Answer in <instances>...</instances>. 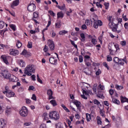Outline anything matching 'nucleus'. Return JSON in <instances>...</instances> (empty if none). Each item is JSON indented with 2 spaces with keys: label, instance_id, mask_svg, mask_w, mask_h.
I'll list each match as a JSON object with an SVG mask.
<instances>
[{
  "label": "nucleus",
  "instance_id": "nucleus-1",
  "mask_svg": "<svg viewBox=\"0 0 128 128\" xmlns=\"http://www.w3.org/2000/svg\"><path fill=\"white\" fill-rule=\"evenodd\" d=\"M36 69L34 68V66L29 64L26 66L24 70V74L28 76H32V74H34Z\"/></svg>",
  "mask_w": 128,
  "mask_h": 128
},
{
  "label": "nucleus",
  "instance_id": "nucleus-2",
  "mask_svg": "<svg viewBox=\"0 0 128 128\" xmlns=\"http://www.w3.org/2000/svg\"><path fill=\"white\" fill-rule=\"evenodd\" d=\"M49 118L54 120H60V114L56 111H52L49 113Z\"/></svg>",
  "mask_w": 128,
  "mask_h": 128
},
{
  "label": "nucleus",
  "instance_id": "nucleus-3",
  "mask_svg": "<svg viewBox=\"0 0 128 128\" xmlns=\"http://www.w3.org/2000/svg\"><path fill=\"white\" fill-rule=\"evenodd\" d=\"M0 76L4 78H6V80H8L10 78L12 74L8 70H4L0 72Z\"/></svg>",
  "mask_w": 128,
  "mask_h": 128
},
{
  "label": "nucleus",
  "instance_id": "nucleus-4",
  "mask_svg": "<svg viewBox=\"0 0 128 128\" xmlns=\"http://www.w3.org/2000/svg\"><path fill=\"white\" fill-rule=\"evenodd\" d=\"M20 114L21 116H22V118L28 116V108L26 106L22 107L20 111Z\"/></svg>",
  "mask_w": 128,
  "mask_h": 128
},
{
  "label": "nucleus",
  "instance_id": "nucleus-5",
  "mask_svg": "<svg viewBox=\"0 0 128 128\" xmlns=\"http://www.w3.org/2000/svg\"><path fill=\"white\" fill-rule=\"evenodd\" d=\"M94 20V27L95 28H98L99 26H102V22L100 20H98V21L96 20L94 18H93Z\"/></svg>",
  "mask_w": 128,
  "mask_h": 128
},
{
  "label": "nucleus",
  "instance_id": "nucleus-6",
  "mask_svg": "<svg viewBox=\"0 0 128 128\" xmlns=\"http://www.w3.org/2000/svg\"><path fill=\"white\" fill-rule=\"evenodd\" d=\"M48 44L50 50H54V42L52 40H48Z\"/></svg>",
  "mask_w": 128,
  "mask_h": 128
},
{
  "label": "nucleus",
  "instance_id": "nucleus-7",
  "mask_svg": "<svg viewBox=\"0 0 128 128\" xmlns=\"http://www.w3.org/2000/svg\"><path fill=\"white\" fill-rule=\"evenodd\" d=\"M27 10L30 12H32L36 10V4H30L27 7Z\"/></svg>",
  "mask_w": 128,
  "mask_h": 128
},
{
  "label": "nucleus",
  "instance_id": "nucleus-8",
  "mask_svg": "<svg viewBox=\"0 0 128 128\" xmlns=\"http://www.w3.org/2000/svg\"><path fill=\"white\" fill-rule=\"evenodd\" d=\"M82 90L83 94L81 95V97L84 100H88V97L90 96V94H88V92L84 89H82Z\"/></svg>",
  "mask_w": 128,
  "mask_h": 128
},
{
  "label": "nucleus",
  "instance_id": "nucleus-9",
  "mask_svg": "<svg viewBox=\"0 0 128 128\" xmlns=\"http://www.w3.org/2000/svg\"><path fill=\"white\" fill-rule=\"evenodd\" d=\"M113 62H114L115 64H120V66H124V62H122V59H120V58L118 57H114L113 58Z\"/></svg>",
  "mask_w": 128,
  "mask_h": 128
},
{
  "label": "nucleus",
  "instance_id": "nucleus-10",
  "mask_svg": "<svg viewBox=\"0 0 128 128\" xmlns=\"http://www.w3.org/2000/svg\"><path fill=\"white\" fill-rule=\"evenodd\" d=\"M10 54H11V56H18V54H20V52L18 50L10 49Z\"/></svg>",
  "mask_w": 128,
  "mask_h": 128
},
{
  "label": "nucleus",
  "instance_id": "nucleus-11",
  "mask_svg": "<svg viewBox=\"0 0 128 128\" xmlns=\"http://www.w3.org/2000/svg\"><path fill=\"white\" fill-rule=\"evenodd\" d=\"M73 103L74 104H76L78 110L80 112V110H82V108H80V102L77 100H74Z\"/></svg>",
  "mask_w": 128,
  "mask_h": 128
},
{
  "label": "nucleus",
  "instance_id": "nucleus-12",
  "mask_svg": "<svg viewBox=\"0 0 128 128\" xmlns=\"http://www.w3.org/2000/svg\"><path fill=\"white\" fill-rule=\"evenodd\" d=\"M6 126V121L4 119H0V128H4Z\"/></svg>",
  "mask_w": 128,
  "mask_h": 128
},
{
  "label": "nucleus",
  "instance_id": "nucleus-13",
  "mask_svg": "<svg viewBox=\"0 0 128 128\" xmlns=\"http://www.w3.org/2000/svg\"><path fill=\"white\" fill-rule=\"evenodd\" d=\"M20 4V0H15L11 4V8H14V6H18Z\"/></svg>",
  "mask_w": 128,
  "mask_h": 128
},
{
  "label": "nucleus",
  "instance_id": "nucleus-14",
  "mask_svg": "<svg viewBox=\"0 0 128 128\" xmlns=\"http://www.w3.org/2000/svg\"><path fill=\"white\" fill-rule=\"evenodd\" d=\"M47 94L48 96V100H52L54 96H52V90L50 89H48L47 90Z\"/></svg>",
  "mask_w": 128,
  "mask_h": 128
},
{
  "label": "nucleus",
  "instance_id": "nucleus-15",
  "mask_svg": "<svg viewBox=\"0 0 128 128\" xmlns=\"http://www.w3.org/2000/svg\"><path fill=\"white\" fill-rule=\"evenodd\" d=\"M49 62L50 64H56V62H58V60L55 59L54 57H52L50 58Z\"/></svg>",
  "mask_w": 128,
  "mask_h": 128
},
{
  "label": "nucleus",
  "instance_id": "nucleus-16",
  "mask_svg": "<svg viewBox=\"0 0 128 128\" xmlns=\"http://www.w3.org/2000/svg\"><path fill=\"white\" fill-rule=\"evenodd\" d=\"M18 62L19 66L21 68H24V66H26V62H24V61L22 60H18Z\"/></svg>",
  "mask_w": 128,
  "mask_h": 128
},
{
  "label": "nucleus",
  "instance_id": "nucleus-17",
  "mask_svg": "<svg viewBox=\"0 0 128 128\" xmlns=\"http://www.w3.org/2000/svg\"><path fill=\"white\" fill-rule=\"evenodd\" d=\"M14 96V92L12 90L6 93V96H7V98H12V96Z\"/></svg>",
  "mask_w": 128,
  "mask_h": 128
},
{
  "label": "nucleus",
  "instance_id": "nucleus-18",
  "mask_svg": "<svg viewBox=\"0 0 128 128\" xmlns=\"http://www.w3.org/2000/svg\"><path fill=\"white\" fill-rule=\"evenodd\" d=\"M1 60L6 64H9L8 62L6 59V56L5 55H2L0 57Z\"/></svg>",
  "mask_w": 128,
  "mask_h": 128
},
{
  "label": "nucleus",
  "instance_id": "nucleus-19",
  "mask_svg": "<svg viewBox=\"0 0 128 128\" xmlns=\"http://www.w3.org/2000/svg\"><path fill=\"white\" fill-rule=\"evenodd\" d=\"M110 54L111 56H116V51L112 50V48H108Z\"/></svg>",
  "mask_w": 128,
  "mask_h": 128
},
{
  "label": "nucleus",
  "instance_id": "nucleus-20",
  "mask_svg": "<svg viewBox=\"0 0 128 128\" xmlns=\"http://www.w3.org/2000/svg\"><path fill=\"white\" fill-rule=\"evenodd\" d=\"M84 74H87L88 76H90V68H85L84 69Z\"/></svg>",
  "mask_w": 128,
  "mask_h": 128
},
{
  "label": "nucleus",
  "instance_id": "nucleus-21",
  "mask_svg": "<svg viewBox=\"0 0 128 128\" xmlns=\"http://www.w3.org/2000/svg\"><path fill=\"white\" fill-rule=\"evenodd\" d=\"M62 26V21H58L55 24V28H60Z\"/></svg>",
  "mask_w": 128,
  "mask_h": 128
},
{
  "label": "nucleus",
  "instance_id": "nucleus-22",
  "mask_svg": "<svg viewBox=\"0 0 128 128\" xmlns=\"http://www.w3.org/2000/svg\"><path fill=\"white\" fill-rule=\"evenodd\" d=\"M64 18V13L62 12H58L57 13V18Z\"/></svg>",
  "mask_w": 128,
  "mask_h": 128
},
{
  "label": "nucleus",
  "instance_id": "nucleus-23",
  "mask_svg": "<svg viewBox=\"0 0 128 128\" xmlns=\"http://www.w3.org/2000/svg\"><path fill=\"white\" fill-rule=\"evenodd\" d=\"M11 90H10V86H8V85H6L5 86V90L3 91V94H6L10 92Z\"/></svg>",
  "mask_w": 128,
  "mask_h": 128
},
{
  "label": "nucleus",
  "instance_id": "nucleus-24",
  "mask_svg": "<svg viewBox=\"0 0 128 128\" xmlns=\"http://www.w3.org/2000/svg\"><path fill=\"white\" fill-rule=\"evenodd\" d=\"M10 82H18V79L16 78V77L14 76H12L11 78H10Z\"/></svg>",
  "mask_w": 128,
  "mask_h": 128
},
{
  "label": "nucleus",
  "instance_id": "nucleus-25",
  "mask_svg": "<svg viewBox=\"0 0 128 128\" xmlns=\"http://www.w3.org/2000/svg\"><path fill=\"white\" fill-rule=\"evenodd\" d=\"M22 44L20 42V40H18L16 44V46H17L18 48H22Z\"/></svg>",
  "mask_w": 128,
  "mask_h": 128
},
{
  "label": "nucleus",
  "instance_id": "nucleus-26",
  "mask_svg": "<svg viewBox=\"0 0 128 128\" xmlns=\"http://www.w3.org/2000/svg\"><path fill=\"white\" fill-rule=\"evenodd\" d=\"M114 24H116V23L114 22V21H112V22H109V28H114Z\"/></svg>",
  "mask_w": 128,
  "mask_h": 128
},
{
  "label": "nucleus",
  "instance_id": "nucleus-27",
  "mask_svg": "<svg viewBox=\"0 0 128 128\" xmlns=\"http://www.w3.org/2000/svg\"><path fill=\"white\" fill-rule=\"evenodd\" d=\"M56 128H64V125L61 122H58L56 124Z\"/></svg>",
  "mask_w": 128,
  "mask_h": 128
},
{
  "label": "nucleus",
  "instance_id": "nucleus-28",
  "mask_svg": "<svg viewBox=\"0 0 128 128\" xmlns=\"http://www.w3.org/2000/svg\"><path fill=\"white\" fill-rule=\"evenodd\" d=\"M96 120H97L98 124H102V119L100 118V117L98 116L96 117Z\"/></svg>",
  "mask_w": 128,
  "mask_h": 128
},
{
  "label": "nucleus",
  "instance_id": "nucleus-29",
  "mask_svg": "<svg viewBox=\"0 0 128 128\" xmlns=\"http://www.w3.org/2000/svg\"><path fill=\"white\" fill-rule=\"evenodd\" d=\"M118 28V24H114V26L113 28H112V32H118V30H116Z\"/></svg>",
  "mask_w": 128,
  "mask_h": 128
},
{
  "label": "nucleus",
  "instance_id": "nucleus-30",
  "mask_svg": "<svg viewBox=\"0 0 128 128\" xmlns=\"http://www.w3.org/2000/svg\"><path fill=\"white\" fill-rule=\"evenodd\" d=\"M66 34H68V31H66V30H63L59 32L60 36H64Z\"/></svg>",
  "mask_w": 128,
  "mask_h": 128
},
{
  "label": "nucleus",
  "instance_id": "nucleus-31",
  "mask_svg": "<svg viewBox=\"0 0 128 128\" xmlns=\"http://www.w3.org/2000/svg\"><path fill=\"white\" fill-rule=\"evenodd\" d=\"M80 37L82 39H81L82 42H84L86 40V36H84V34L82 33L80 34Z\"/></svg>",
  "mask_w": 128,
  "mask_h": 128
},
{
  "label": "nucleus",
  "instance_id": "nucleus-32",
  "mask_svg": "<svg viewBox=\"0 0 128 128\" xmlns=\"http://www.w3.org/2000/svg\"><path fill=\"white\" fill-rule=\"evenodd\" d=\"M86 118L87 122H90L91 120L90 118V114H88V113L86 114Z\"/></svg>",
  "mask_w": 128,
  "mask_h": 128
},
{
  "label": "nucleus",
  "instance_id": "nucleus-33",
  "mask_svg": "<svg viewBox=\"0 0 128 128\" xmlns=\"http://www.w3.org/2000/svg\"><path fill=\"white\" fill-rule=\"evenodd\" d=\"M61 106H62V108H63L64 110H66V112H70V110L67 108H66V106H64V104H62Z\"/></svg>",
  "mask_w": 128,
  "mask_h": 128
},
{
  "label": "nucleus",
  "instance_id": "nucleus-34",
  "mask_svg": "<svg viewBox=\"0 0 128 128\" xmlns=\"http://www.w3.org/2000/svg\"><path fill=\"white\" fill-rule=\"evenodd\" d=\"M4 22L2 20L0 21V30L1 28H4Z\"/></svg>",
  "mask_w": 128,
  "mask_h": 128
},
{
  "label": "nucleus",
  "instance_id": "nucleus-35",
  "mask_svg": "<svg viewBox=\"0 0 128 128\" xmlns=\"http://www.w3.org/2000/svg\"><path fill=\"white\" fill-rule=\"evenodd\" d=\"M50 103L54 106H56V100H51L50 101Z\"/></svg>",
  "mask_w": 128,
  "mask_h": 128
},
{
  "label": "nucleus",
  "instance_id": "nucleus-36",
  "mask_svg": "<svg viewBox=\"0 0 128 128\" xmlns=\"http://www.w3.org/2000/svg\"><path fill=\"white\" fill-rule=\"evenodd\" d=\"M112 102H114V104H120V100L116 99H112Z\"/></svg>",
  "mask_w": 128,
  "mask_h": 128
},
{
  "label": "nucleus",
  "instance_id": "nucleus-37",
  "mask_svg": "<svg viewBox=\"0 0 128 128\" xmlns=\"http://www.w3.org/2000/svg\"><path fill=\"white\" fill-rule=\"evenodd\" d=\"M126 102H128V98H123L121 99V102L124 103Z\"/></svg>",
  "mask_w": 128,
  "mask_h": 128
},
{
  "label": "nucleus",
  "instance_id": "nucleus-38",
  "mask_svg": "<svg viewBox=\"0 0 128 128\" xmlns=\"http://www.w3.org/2000/svg\"><path fill=\"white\" fill-rule=\"evenodd\" d=\"M70 42L71 44H72V46H74V48H78V46L74 44V41H73L72 40H70Z\"/></svg>",
  "mask_w": 128,
  "mask_h": 128
},
{
  "label": "nucleus",
  "instance_id": "nucleus-39",
  "mask_svg": "<svg viewBox=\"0 0 128 128\" xmlns=\"http://www.w3.org/2000/svg\"><path fill=\"white\" fill-rule=\"evenodd\" d=\"M94 104H96L97 106L100 104V102L96 99H94Z\"/></svg>",
  "mask_w": 128,
  "mask_h": 128
},
{
  "label": "nucleus",
  "instance_id": "nucleus-40",
  "mask_svg": "<svg viewBox=\"0 0 128 128\" xmlns=\"http://www.w3.org/2000/svg\"><path fill=\"white\" fill-rule=\"evenodd\" d=\"M38 16V12H34V18H36Z\"/></svg>",
  "mask_w": 128,
  "mask_h": 128
},
{
  "label": "nucleus",
  "instance_id": "nucleus-41",
  "mask_svg": "<svg viewBox=\"0 0 128 128\" xmlns=\"http://www.w3.org/2000/svg\"><path fill=\"white\" fill-rule=\"evenodd\" d=\"M106 58L108 62H112V58L110 55H108L106 56Z\"/></svg>",
  "mask_w": 128,
  "mask_h": 128
},
{
  "label": "nucleus",
  "instance_id": "nucleus-42",
  "mask_svg": "<svg viewBox=\"0 0 128 128\" xmlns=\"http://www.w3.org/2000/svg\"><path fill=\"white\" fill-rule=\"evenodd\" d=\"M104 6H105L106 10H108V6H110V3L108 2H104Z\"/></svg>",
  "mask_w": 128,
  "mask_h": 128
},
{
  "label": "nucleus",
  "instance_id": "nucleus-43",
  "mask_svg": "<svg viewBox=\"0 0 128 128\" xmlns=\"http://www.w3.org/2000/svg\"><path fill=\"white\" fill-rule=\"evenodd\" d=\"M43 117L44 118V120H48V114L46 112L43 114Z\"/></svg>",
  "mask_w": 128,
  "mask_h": 128
},
{
  "label": "nucleus",
  "instance_id": "nucleus-44",
  "mask_svg": "<svg viewBox=\"0 0 128 128\" xmlns=\"http://www.w3.org/2000/svg\"><path fill=\"white\" fill-rule=\"evenodd\" d=\"M27 46L28 48H32V42H28V44Z\"/></svg>",
  "mask_w": 128,
  "mask_h": 128
},
{
  "label": "nucleus",
  "instance_id": "nucleus-45",
  "mask_svg": "<svg viewBox=\"0 0 128 128\" xmlns=\"http://www.w3.org/2000/svg\"><path fill=\"white\" fill-rule=\"evenodd\" d=\"M116 88L118 90H122V88H124V86H120L118 85H116Z\"/></svg>",
  "mask_w": 128,
  "mask_h": 128
},
{
  "label": "nucleus",
  "instance_id": "nucleus-46",
  "mask_svg": "<svg viewBox=\"0 0 128 128\" xmlns=\"http://www.w3.org/2000/svg\"><path fill=\"white\" fill-rule=\"evenodd\" d=\"M24 126H32V123L30 122H26L24 123Z\"/></svg>",
  "mask_w": 128,
  "mask_h": 128
},
{
  "label": "nucleus",
  "instance_id": "nucleus-47",
  "mask_svg": "<svg viewBox=\"0 0 128 128\" xmlns=\"http://www.w3.org/2000/svg\"><path fill=\"white\" fill-rule=\"evenodd\" d=\"M48 13L50 14V16H56V14H54V12H52V10H49Z\"/></svg>",
  "mask_w": 128,
  "mask_h": 128
},
{
  "label": "nucleus",
  "instance_id": "nucleus-48",
  "mask_svg": "<svg viewBox=\"0 0 128 128\" xmlns=\"http://www.w3.org/2000/svg\"><path fill=\"white\" fill-rule=\"evenodd\" d=\"M122 18H123V20H124V22H128V19L126 18V15H124V14H123Z\"/></svg>",
  "mask_w": 128,
  "mask_h": 128
},
{
  "label": "nucleus",
  "instance_id": "nucleus-49",
  "mask_svg": "<svg viewBox=\"0 0 128 128\" xmlns=\"http://www.w3.org/2000/svg\"><path fill=\"white\" fill-rule=\"evenodd\" d=\"M10 26L13 30H16V26L14 24H10Z\"/></svg>",
  "mask_w": 128,
  "mask_h": 128
},
{
  "label": "nucleus",
  "instance_id": "nucleus-50",
  "mask_svg": "<svg viewBox=\"0 0 128 128\" xmlns=\"http://www.w3.org/2000/svg\"><path fill=\"white\" fill-rule=\"evenodd\" d=\"M21 54H22V56H26V54H28V52H26V50H24L21 53Z\"/></svg>",
  "mask_w": 128,
  "mask_h": 128
},
{
  "label": "nucleus",
  "instance_id": "nucleus-51",
  "mask_svg": "<svg viewBox=\"0 0 128 128\" xmlns=\"http://www.w3.org/2000/svg\"><path fill=\"white\" fill-rule=\"evenodd\" d=\"M96 4L98 8H102V4H100V2H96Z\"/></svg>",
  "mask_w": 128,
  "mask_h": 128
},
{
  "label": "nucleus",
  "instance_id": "nucleus-52",
  "mask_svg": "<svg viewBox=\"0 0 128 128\" xmlns=\"http://www.w3.org/2000/svg\"><path fill=\"white\" fill-rule=\"evenodd\" d=\"M48 50V47L46 45L44 48L43 50L44 52H46Z\"/></svg>",
  "mask_w": 128,
  "mask_h": 128
},
{
  "label": "nucleus",
  "instance_id": "nucleus-53",
  "mask_svg": "<svg viewBox=\"0 0 128 128\" xmlns=\"http://www.w3.org/2000/svg\"><path fill=\"white\" fill-rule=\"evenodd\" d=\"M92 42L94 45L96 44V40L95 38H92Z\"/></svg>",
  "mask_w": 128,
  "mask_h": 128
},
{
  "label": "nucleus",
  "instance_id": "nucleus-54",
  "mask_svg": "<svg viewBox=\"0 0 128 128\" xmlns=\"http://www.w3.org/2000/svg\"><path fill=\"white\" fill-rule=\"evenodd\" d=\"M31 78L32 79V80H34V82L36 80V75L33 74L30 76Z\"/></svg>",
  "mask_w": 128,
  "mask_h": 128
},
{
  "label": "nucleus",
  "instance_id": "nucleus-55",
  "mask_svg": "<svg viewBox=\"0 0 128 128\" xmlns=\"http://www.w3.org/2000/svg\"><path fill=\"white\" fill-rule=\"evenodd\" d=\"M79 62H84V58H82V56H80Z\"/></svg>",
  "mask_w": 128,
  "mask_h": 128
},
{
  "label": "nucleus",
  "instance_id": "nucleus-56",
  "mask_svg": "<svg viewBox=\"0 0 128 128\" xmlns=\"http://www.w3.org/2000/svg\"><path fill=\"white\" fill-rule=\"evenodd\" d=\"M32 99L33 100H36V94H32Z\"/></svg>",
  "mask_w": 128,
  "mask_h": 128
},
{
  "label": "nucleus",
  "instance_id": "nucleus-57",
  "mask_svg": "<svg viewBox=\"0 0 128 128\" xmlns=\"http://www.w3.org/2000/svg\"><path fill=\"white\" fill-rule=\"evenodd\" d=\"M34 90V86H29L28 90Z\"/></svg>",
  "mask_w": 128,
  "mask_h": 128
},
{
  "label": "nucleus",
  "instance_id": "nucleus-58",
  "mask_svg": "<svg viewBox=\"0 0 128 128\" xmlns=\"http://www.w3.org/2000/svg\"><path fill=\"white\" fill-rule=\"evenodd\" d=\"M40 128H46V125L44 124H42Z\"/></svg>",
  "mask_w": 128,
  "mask_h": 128
},
{
  "label": "nucleus",
  "instance_id": "nucleus-59",
  "mask_svg": "<svg viewBox=\"0 0 128 128\" xmlns=\"http://www.w3.org/2000/svg\"><path fill=\"white\" fill-rule=\"evenodd\" d=\"M82 30H86V24H84L82 26Z\"/></svg>",
  "mask_w": 128,
  "mask_h": 128
},
{
  "label": "nucleus",
  "instance_id": "nucleus-60",
  "mask_svg": "<svg viewBox=\"0 0 128 128\" xmlns=\"http://www.w3.org/2000/svg\"><path fill=\"white\" fill-rule=\"evenodd\" d=\"M86 24L87 26H90V20H86Z\"/></svg>",
  "mask_w": 128,
  "mask_h": 128
},
{
  "label": "nucleus",
  "instance_id": "nucleus-61",
  "mask_svg": "<svg viewBox=\"0 0 128 128\" xmlns=\"http://www.w3.org/2000/svg\"><path fill=\"white\" fill-rule=\"evenodd\" d=\"M2 112H4V109L2 106V104H0V114H2Z\"/></svg>",
  "mask_w": 128,
  "mask_h": 128
},
{
  "label": "nucleus",
  "instance_id": "nucleus-62",
  "mask_svg": "<svg viewBox=\"0 0 128 128\" xmlns=\"http://www.w3.org/2000/svg\"><path fill=\"white\" fill-rule=\"evenodd\" d=\"M122 46H126V42L125 40L122 41L120 42Z\"/></svg>",
  "mask_w": 128,
  "mask_h": 128
},
{
  "label": "nucleus",
  "instance_id": "nucleus-63",
  "mask_svg": "<svg viewBox=\"0 0 128 128\" xmlns=\"http://www.w3.org/2000/svg\"><path fill=\"white\" fill-rule=\"evenodd\" d=\"M104 106H110V104L108 101H104Z\"/></svg>",
  "mask_w": 128,
  "mask_h": 128
},
{
  "label": "nucleus",
  "instance_id": "nucleus-64",
  "mask_svg": "<svg viewBox=\"0 0 128 128\" xmlns=\"http://www.w3.org/2000/svg\"><path fill=\"white\" fill-rule=\"evenodd\" d=\"M124 26L126 30H128V22H126L124 24Z\"/></svg>",
  "mask_w": 128,
  "mask_h": 128
}]
</instances>
